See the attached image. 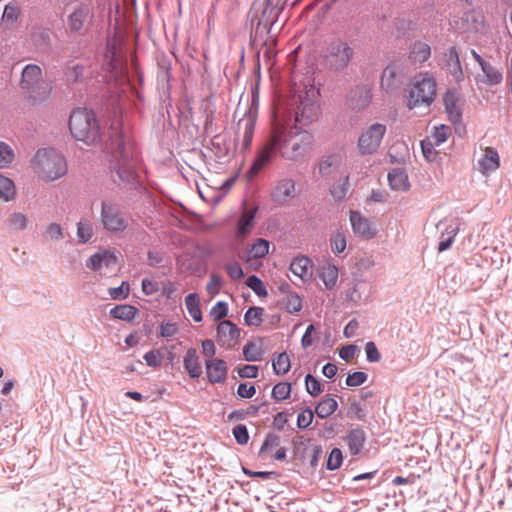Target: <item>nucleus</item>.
Segmentation results:
<instances>
[{
	"instance_id": "nucleus-42",
	"label": "nucleus",
	"mask_w": 512,
	"mask_h": 512,
	"mask_svg": "<svg viewBox=\"0 0 512 512\" xmlns=\"http://www.w3.org/2000/svg\"><path fill=\"white\" fill-rule=\"evenodd\" d=\"M264 309L262 307H251L244 315L247 326H260L263 321Z\"/></svg>"
},
{
	"instance_id": "nucleus-43",
	"label": "nucleus",
	"mask_w": 512,
	"mask_h": 512,
	"mask_svg": "<svg viewBox=\"0 0 512 512\" xmlns=\"http://www.w3.org/2000/svg\"><path fill=\"white\" fill-rule=\"evenodd\" d=\"M450 135V127L442 124L434 127L432 134L428 136V138L432 140V142L435 143L437 146H439L446 142Z\"/></svg>"
},
{
	"instance_id": "nucleus-54",
	"label": "nucleus",
	"mask_w": 512,
	"mask_h": 512,
	"mask_svg": "<svg viewBox=\"0 0 512 512\" xmlns=\"http://www.w3.org/2000/svg\"><path fill=\"white\" fill-rule=\"evenodd\" d=\"M343 461L342 452L338 448H334L327 459V469L329 470H336L338 469Z\"/></svg>"
},
{
	"instance_id": "nucleus-40",
	"label": "nucleus",
	"mask_w": 512,
	"mask_h": 512,
	"mask_svg": "<svg viewBox=\"0 0 512 512\" xmlns=\"http://www.w3.org/2000/svg\"><path fill=\"white\" fill-rule=\"evenodd\" d=\"M93 236V224L90 219H81L77 224V237L80 242L86 243Z\"/></svg>"
},
{
	"instance_id": "nucleus-27",
	"label": "nucleus",
	"mask_w": 512,
	"mask_h": 512,
	"mask_svg": "<svg viewBox=\"0 0 512 512\" xmlns=\"http://www.w3.org/2000/svg\"><path fill=\"white\" fill-rule=\"evenodd\" d=\"M341 156L340 155H329L325 157L319 163V172L324 177H329L336 173L341 166Z\"/></svg>"
},
{
	"instance_id": "nucleus-22",
	"label": "nucleus",
	"mask_w": 512,
	"mask_h": 512,
	"mask_svg": "<svg viewBox=\"0 0 512 512\" xmlns=\"http://www.w3.org/2000/svg\"><path fill=\"white\" fill-rule=\"evenodd\" d=\"M273 198L277 202H286L295 196V183L291 179L280 180L274 188Z\"/></svg>"
},
{
	"instance_id": "nucleus-7",
	"label": "nucleus",
	"mask_w": 512,
	"mask_h": 512,
	"mask_svg": "<svg viewBox=\"0 0 512 512\" xmlns=\"http://www.w3.org/2000/svg\"><path fill=\"white\" fill-rule=\"evenodd\" d=\"M319 92L314 87L299 94V104L295 111V120L300 125H310L318 120L320 106L318 103Z\"/></svg>"
},
{
	"instance_id": "nucleus-48",
	"label": "nucleus",
	"mask_w": 512,
	"mask_h": 512,
	"mask_svg": "<svg viewBox=\"0 0 512 512\" xmlns=\"http://www.w3.org/2000/svg\"><path fill=\"white\" fill-rule=\"evenodd\" d=\"M246 285L251 290H253V292L256 295H258L260 297L267 296V290H266L262 280L260 278H258L257 276L252 275V276L248 277L246 280Z\"/></svg>"
},
{
	"instance_id": "nucleus-8",
	"label": "nucleus",
	"mask_w": 512,
	"mask_h": 512,
	"mask_svg": "<svg viewBox=\"0 0 512 512\" xmlns=\"http://www.w3.org/2000/svg\"><path fill=\"white\" fill-rule=\"evenodd\" d=\"M282 138L281 125H273L269 140L260 149L251 166L249 171L251 176L258 174L263 167L272 161L278 152L281 154Z\"/></svg>"
},
{
	"instance_id": "nucleus-23",
	"label": "nucleus",
	"mask_w": 512,
	"mask_h": 512,
	"mask_svg": "<svg viewBox=\"0 0 512 512\" xmlns=\"http://www.w3.org/2000/svg\"><path fill=\"white\" fill-rule=\"evenodd\" d=\"M183 365L191 378H199L202 375V366L195 348H189L186 351Z\"/></svg>"
},
{
	"instance_id": "nucleus-18",
	"label": "nucleus",
	"mask_w": 512,
	"mask_h": 512,
	"mask_svg": "<svg viewBox=\"0 0 512 512\" xmlns=\"http://www.w3.org/2000/svg\"><path fill=\"white\" fill-rule=\"evenodd\" d=\"M443 102L449 120L453 123L460 122L462 117V101L458 93L455 91L446 92Z\"/></svg>"
},
{
	"instance_id": "nucleus-63",
	"label": "nucleus",
	"mask_w": 512,
	"mask_h": 512,
	"mask_svg": "<svg viewBox=\"0 0 512 512\" xmlns=\"http://www.w3.org/2000/svg\"><path fill=\"white\" fill-rule=\"evenodd\" d=\"M256 393V388L252 384L240 383L237 389V394L241 398H252Z\"/></svg>"
},
{
	"instance_id": "nucleus-44",
	"label": "nucleus",
	"mask_w": 512,
	"mask_h": 512,
	"mask_svg": "<svg viewBox=\"0 0 512 512\" xmlns=\"http://www.w3.org/2000/svg\"><path fill=\"white\" fill-rule=\"evenodd\" d=\"M15 159V153L13 148L0 141V169L7 168Z\"/></svg>"
},
{
	"instance_id": "nucleus-9",
	"label": "nucleus",
	"mask_w": 512,
	"mask_h": 512,
	"mask_svg": "<svg viewBox=\"0 0 512 512\" xmlns=\"http://www.w3.org/2000/svg\"><path fill=\"white\" fill-rule=\"evenodd\" d=\"M100 221L102 227L112 233L123 232L129 225L125 214L112 202H102Z\"/></svg>"
},
{
	"instance_id": "nucleus-20",
	"label": "nucleus",
	"mask_w": 512,
	"mask_h": 512,
	"mask_svg": "<svg viewBox=\"0 0 512 512\" xmlns=\"http://www.w3.org/2000/svg\"><path fill=\"white\" fill-rule=\"evenodd\" d=\"M290 270L301 280L307 281L313 274V262L306 256L296 257L290 264Z\"/></svg>"
},
{
	"instance_id": "nucleus-29",
	"label": "nucleus",
	"mask_w": 512,
	"mask_h": 512,
	"mask_svg": "<svg viewBox=\"0 0 512 512\" xmlns=\"http://www.w3.org/2000/svg\"><path fill=\"white\" fill-rule=\"evenodd\" d=\"M430 55H431V48L425 42L417 41L411 47L410 58L415 63H419V64L424 63L425 61H427L429 59Z\"/></svg>"
},
{
	"instance_id": "nucleus-53",
	"label": "nucleus",
	"mask_w": 512,
	"mask_h": 512,
	"mask_svg": "<svg viewBox=\"0 0 512 512\" xmlns=\"http://www.w3.org/2000/svg\"><path fill=\"white\" fill-rule=\"evenodd\" d=\"M331 249L335 254L342 253L346 249V238L343 233L337 232L331 238Z\"/></svg>"
},
{
	"instance_id": "nucleus-55",
	"label": "nucleus",
	"mask_w": 512,
	"mask_h": 512,
	"mask_svg": "<svg viewBox=\"0 0 512 512\" xmlns=\"http://www.w3.org/2000/svg\"><path fill=\"white\" fill-rule=\"evenodd\" d=\"M435 146L437 145L428 137L421 141L422 153L428 161H434L436 159L437 152L435 151Z\"/></svg>"
},
{
	"instance_id": "nucleus-14",
	"label": "nucleus",
	"mask_w": 512,
	"mask_h": 512,
	"mask_svg": "<svg viewBox=\"0 0 512 512\" xmlns=\"http://www.w3.org/2000/svg\"><path fill=\"white\" fill-rule=\"evenodd\" d=\"M86 265L88 268L94 271H98L103 268L108 269L110 271H114L117 269L118 266V258L110 250H102L92 255L87 260Z\"/></svg>"
},
{
	"instance_id": "nucleus-11",
	"label": "nucleus",
	"mask_w": 512,
	"mask_h": 512,
	"mask_svg": "<svg viewBox=\"0 0 512 512\" xmlns=\"http://www.w3.org/2000/svg\"><path fill=\"white\" fill-rule=\"evenodd\" d=\"M403 69L398 62H391L382 72L380 87L388 95L395 94L401 87Z\"/></svg>"
},
{
	"instance_id": "nucleus-61",
	"label": "nucleus",
	"mask_w": 512,
	"mask_h": 512,
	"mask_svg": "<svg viewBox=\"0 0 512 512\" xmlns=\"http://www.w3.org/2000/svg\"><path fill=\"white\" fill-rule=\"evenodd\" d=\"M259 368L256 365L246 364L238 368V375L241 378H257Z\"/></svg>"
},
{
	"instance_id": "nucleus-26",
	"label": "nucleus",
	"mask_w": 512,
	"mask_h": 512,
	"mask_svg": "<svg viewBox=\"0 0 512 512\" xmlns=\"http://www.w3.org/2000/svg\"><path fill=\"white\" fill-rule=\"evenodd\" d=\"M21 15V7L18 2L11 1L4 7L3 14L1 17L2 23L7 27L11 28L16 24Z\"/></svg>"
},
{
	"instance_id": "nucleus-64",
	"label": "nucleus",
	"mask_w": 512,
	"mask_h": 512,
	"mask_svg": "<svg viewBox=\"0 0 512 512\" xmlns=\"http://www.w3.org/2000/svg\"><path fill=\"white\" fill-rule=\"evenodd\" d=\"M365 351L369 362H378L381 359V355L374 342H368L365 346Z\"/></svg>"
},
{
	"instance_id": "nucleus-50",
	"label": "nucleus",
	"mask_w": 512,
	"mask_h": 512,
	"mask_svg": "<svg viewBox=\"0 0 512 512\" xmlns=\"http://www.w3.org/2000/svg\"><path fill=\"white\" fill-rule=\"evenodd\" d=\"M306 391L312 396L317 397L321 392V384L318 379L313 377L311 374H307L305 377Z\"/></svg>"
},
{
	"instance_id": "nucleus-21",
	"label": "nucleus",
	"mask_w": 512,
	"mask_h": 512,
	"mask_svg": "<svg viewBox=\"0 0 512 512\" xmlns=\"http://www.w3.org/2000/svg\"><path fill=\"white\" fill-rule=\"evenodd\" d=\"M90 14V8L87 5L81 4L76 7L68 18L69 29L74 32L82 30Z\"/></svg>"
},
{
	"instance_id": "nucleus-45",
	"label": "nucleus",
	"mask_w": 512,
	"mask_h": 512,
	"mask_svg": "<svg viewBox=\"0 0 512 512\" xmlns=\"http://www.w3.org/2000/svg\"><path fill=\"white\" fill-rule=\"evenodd\" d=\"M285 309L289 313H297L302 309V300L295 292H289L283 300Z\"/></svg>"
},
{
	"instance_id": "nucleus-56",
	"label": "nucleus",
	"mask_w": 512,
	"mask_h": 512,
	"mask_svg": "<svg viewBox=\"0 0 512 512\" xmlns=\"http://www.w3.org/2000/svg\"><path fill=\"white\" fill-rule=\"evenodd\" d=\"M222 287V278L217 274H212L206 285V291L210 297L217 295Z\"/></svg>"
},
{
	"instance_id": "nucleus-57",
	"label": "nucleus",
	"mask_w": 512,
	"mask_h": 512,
	"mask_svg": "<svg viewBox=\"0 0 512 512\" xmlns=\"http://www.w3.org/2000/svg\"><path fill=\"white\" fill-rule=\"evenodd\" d=\"M228 314V306L225 302L220 301L216 303L210 310V317L214 321H219L225 318Z\"/></svg>"
},
{
	"instance_id": "nucleus-16",
	"label": "nucleus",
	"mask_w": 512,
	"mask_h": 512,
	"mask_svg": "<svg viewBox=\"0 0 512 512\" xmlns=\"http://www.w3.org/2000/svg\"><path fill=\"white\" fill-rule=\"evenodd\" d=\"M350 222L353 232L363 239H371L377 233L376 228L370 223L369 219L365 218L358 211L350 212Z\"/></svg>"
},
{
	"instance_id": "nucleus-46",
	"label": "nucleus",
	"mask_w": 512,
	"mask_h": 512,
	"mask_svg": "<svg viewBox=\"0 0 512 512\" xmlns=\"http://www.w3.org/2000/svg\"><path fill=\"white\" fill-rule=\"evenodd\" d=\"M290 394L291 384L288 382H280L273 387L271 396L275 401H284L289 398Z\"/></svg>"
},
{
	"instance_id": "nucleus-10",
	"label": "nucleus",
	"mask_w": 512,
	"mask_h": 512,
	"mask_svg": "<svg viewBox=\"0 0 512 512\" xmlns=\"http://www.w3.org/2000/svg\"><path fill=\"white\" fill-rule=\"evenodd\" d=\"M386 133V126L375 123L364 130L358 139V149L362 155H370L377 151Z\"/></svg>"
},
{
	"instance_id": "nucleus-31",
	"label": "nucleus",
	"mask_w": 512,
	"mask_h": 512,
	"mask_svg": "<svg viewBox=\"0 0 512 512\" xmlns=\"http://www.w3.org/2000/svg\"><path fill=\"white\" fill-rule=\"evenodd\" d=\"M264 355V350L260 342L248 341L243 346V357L246 361H260Z\"/></svg>"
},
{
	"instance_id": "nucleus-2",
	"label": "nucleus",
	"mask_w": 512,
	"mask_h": 512,
	"mask_svg": "<svg viewBox=\"0 0 512 512\" xmlns=\"http://www.w3.org/2000/svg\"><path fill=\"white\" fill-rule=\"evenodd\" d=\"M19 85L33 104L47 101L53 90L51 82L43 78L42 68L36 64H28L23 68Z\"/></svg>"
},
{
	"instance_id": "nucleus-1",
	"label": "nucleus",
	"mask_w": 512,
	"mask_h": 512,
	"mask_svg": "<svg viewBox=\"0 0 512 512\" xmlns=\"http://www.w3.org/2000/svg\"><path fill=\"white\" fill-rule=\"evenodd\" d=\"M69 130L76 141L88 146L98 145L103 140V132L97 116L86 108H77L72 111Z\"/></svg>"
},
{
	"instance_id": "nucleus-19",
	"label": "nucleus",
	"mask_w": 512,
	"mask_h": 512,
	"mask_svg": "<svg viewBox=\"0 0 512 512\" xmlns=\"http://www.w3.org/2000/svg\"><path fill=\"white\" fill-rule=\"evenodd\" d=\"M478 165L483 175L496 171L500 166L498 152L492 147H486L482 158L478 160Z\"/></svg>"
},
{
	"instance_id": "nucleus-17",
	"label": "nucleus",
	"mask_w": 512,
	"mask_h": 512,
	"mask_svg": "<svg viewBox=\"0 0 512 512\" xmlns=\"http://www.w3.org/2000/svg\"><path fill=\"white\" fill-rule=\"evenodd\" d=\"M207 379L210 383H224L227 378L228 367L224 360L209 358L205 360Z\"/></svg>"
},
{
	"instance_id": "nucleus-15",
	"label": "nucleus",
	"mask_w": 512,
	"mask_h": 512,
	"mask_svg": "<svg viewBox=\"0 0 512 512\" xmlns=\"http://www.w3.org/2000/svg\"><path fill=\"white\" fill-rule=\"evenodd\" d=\"M240 337V330L229 320L221 321L217 326V341L221 346L233 347Z\"/></svg>"
},
{
	"instance_id": "nucleus-4",
	"label": "nucleus",
	"mask_w": 512,
	"mask_h": 512,
	"mask_svg": "<svg viewBox=\"0 0 512 512\" xmlns=\"http://www.w3.org/2000/svg\"><path fill=\"white\" fill-rule=\"evenodd\" d=\"M281 156L285 159L297 161L309 154L314 143V137L307 131L294 132L281 126Z\"/></svg>"
},
{
	"instance_id": "nucleus-37",
	"label": "nucleus",
	"mask_w": 512,
	"mask_h": 512,
	"mask_svg": "<svg viewBox=\"0 0 512 512\" xmlns=\"http://www.w3.org/2000/svg\"><path fill=\"white\" fill-rule=\"evenodd\" d=\"M273 371L276 375L286 374L291 367L290 358L287 353L283 352L278 354L272 359Z\"/></svg>"
},
{
	"instance_id": "nucleus-59",
	"label": "nucleus",
	"mask_w": 512,
	"mask_h": 512,
	"mask_svg": "<svg viewBox=\"0 0 512 512\" xmlns=\"http://www.w3.org/2000/svg\"><path fill=\"white\" fill-rule=\"evenodd\" d=\"M233 436L238 444L245 445L249 440V433L245 425L239 424L233 428Z\"/></svg>"
},
{
	"instance_id": "nucleus-25",
	"label": "nucleus",
	"mask_w": 512,
	"mask_h": 512,
	"mask_svg": "<svg viewBox=\"0 0 512 512\" xmlns=\"http://www.w3.org/2000/svg\"><path fill=\"white\" fill-rule=\"evenodd\" d=\"M256 208L245 209L237 222V236L246 237L254 227Z\"/></svg>"
},
{
	"instance_id": "nucleus-58",
	"label": "nucleus",
	"mask_w": 512,
	"mask_h": 512,
	"mask_svg": "<svg viewBox=\"0 0 512 512\" xmlns=\"http://www.w3.org/2000/svg\"><path fill=\"white\" fill-rule=\"evenodd\" d=\"M314 418V413L311 409H304L298 413L297 426L300 429H305L311 425Z\"/></svg>"
},
{
	"instance_id": "nucleus-51",
	"label": "nucleus",
	"mask_w": 512,
	"mask_h": 512,
	"mask_svg": "<svg viewBox=\"0 0 512 512\" xmlns=\"http://www.w3.org/2000/svg\"><path fill=\"white\" fill-rule=\"evenodd\" d=\"M130 286L128 282H122L119 287L109 289V295L114 300H124L128 297Z\"/></svg>"
},
{
	"instance_id": "nucleus-30",
	"label": "nucleus",
	"mask_w": 512,
	"mask_h": 512,
	"mask_svg": "<svg viewBox=\"0 0 512 512\" xmlns=\"http://www.w3.org/2000/svg\"><path fill=\"white\" fill-rule=\"evenodd\" d=\"M338 408L337 401L330 396H325L315 407V413L316 415L321 418L325 419L332 415Z\"/></svg>"
},
{
	"instance_id": "nucleus-32",
	"label": "nucleus",
	"mask_w": 512,
	"mask_h": 512,
	"mask_svg": "<svg viewBox=\"0 0 512 512\" xmlns=\"http://www.w3.org/2000/svg\"><path fill=\"white\" fill-rule=\"evenodd\" d=\"M185 306L195 322L202 321V311L200 308V298L197 293H190L185 297Z\"/></svg>"
},
{
	"instance_id": "nucleus-35",
	"label": "nucleus",
	"mask_w": 512,
	"mask_h": 512,
	"mask_svg": "<svg viewBox=\"0 0 512 512\" xmlns=\"http://www.w3.org/2000/svg\"><path fill=\"white\" fill-rule=\"evenodd\" d=\"M388 181L393 190H406L409 187L407 174L399 169H394L388 174Z\"/></svg>"
},
{
	"instance_id": "nucleus-38",
	"label": "nucleus",
	"mask_w": 512,
	"mask_h": 512,
	"mask_svg": "<svg viewBox=\"0 0 512 512\" xmlns=\"http://www.w3.org/2000/svg\"><path fill=\"white\" fill-rule=\"evenodd\" d=\"M278 447H280V437L275 434H268L260 448L259 455H267L272 458V454Z\"/></svg>"
},
{
	"instance_id": "nucleus-3",
	"label": "nucleus",
	"mask_w": 512,
	"mask_h": 512,
	"mask_svg": "<svg viewBox=\"0 0 512 512\" xmlns=\"http://www.w3.org/2000/svg\"><path fill=\"white\" fill-rule=\"evenodd\" d=\"M33 171L45 181H54L67 172L64 157L54 149H40L31 160Z\"/></svg>"
},
{
	"instance_id": "nucleus-6",
	"label": "nucleus",
	"mask_w": 512,
	"mask_h": 512,
	"mask_svg": "<svg viewBox=\"0 0 512 512\" xmlns=\"http://www.w3.org/2000/svg\"><path fill=\"white\" fill-rule=\"evenodd\" d=\"M436 93L437 85L434 78L427 73L419 74L412 82L407 106L409 109L429 106L434 101Z\"/></svg>"
},
{
	"instance_id": "nucleus-34",
	"label": "nucleus",
	"mask_w": 512,
	"mask_h": 512,
	"mask_svg": "<svg viewBox=\"0 0 512 512\" xmlns=\"http://www.w3.org/2000/svg\"><path fill=\"white\" fill-rule=\"evenodd\" d=\"M269 241L259 238L247 249V260L265 257L269 252Z\"/></svg>"
},
{
	"instance_id": "nucleus-39",
	"label": "nucleus",
	"mask_w": 512,
	"mask_h": 512,
	"mask_svg": "<svg viewBox=\"0 0 512 512\" xmlns=\"http://www.w3.org/2000/svg\"><path fill=\"white\" fill-rule=\"evenodd\" d=\"M16 188L14 182L0 174V198L4 201H10L15 197Z\"/></svg>"
},
{
	"instance_id": "nucleus-28",
	"label": "nucleus",
	"mask_w": 512,
	"mask_h": 512,
	"mask_svg": "<svg viewBox=\"0 0 512 512\" xmlns=\"http://www.w3.org/2000/svg\"><path fill=\"white\" fill-rule=\"evenodd\" d=\"M319 276L325 287L329 290L333 289L338 280V268L334 264L327 263L320 269Z\"/></svg>"
},
{
	"instance_id": "nucleus-60",
	"label": "nucleus",
	"mask_w": 512,
	"mask_h": 512,
	"mask_svg": "<svg viewBox=\"0 0 512 512\" xmlns=\"http://www.w3.org/2000/svg\"><path fill=\"white\" fill-rule=\"evenodd\" d=\"M367 374L361 371L348 374L346 378V385L356 387L362 385L367 380Z\"/></svg>"
},
{
	"instance_id": "nucleus-5",
	"label": "nucleus",
	"mask_w": 512,
	"mask_h": 512,
	"mask_svg": "<svg viewBox=\"0 0 512 512\" xmlns=\"http://www.w3.org/2000/svg\"><path fill=\"white\" fill-rule=\"evenodd\" d=\"M354 57V49L346 40L333 38L322 51V62L330 71H342L348 67Z\"/></svg>"
},
{
	"instance_id": "nucleus-13",
	"label": "nucleus",
	"mask_w": 512,
	"mask_h": 512,
	"mask_svg": "<svg viewBox=\"0 0 512 512\" xmlns=\"http://www.w3.org/2000/svg\"><path fill=\"white\" fill-rule=\"evenodd\" d=\"M441 68L452 77L453 81L461 82L464 79V72L455 47H450L443 55Z\"/></svg>"
},
{
	"instance_id": "nucleus-24",
	"label": "nucleus",
	"mask_w": 512,
	"mask_h": 512,
	"mask_svg": "<svg viewBox=\"0 0 512 512\" xmlns=\"http://www.w3.org/2000/svg\"><path fill=\"white\" fill-rule=\"evenodd\" d=\"M345 441L348 445L349 452L351 455H358L366 442V435L365 432L360 429L356 428L348 432V434L345 437Z\"/></svg>"
},
{
	"instance_id": "nucleus-12",
	"label": "nucleus",
	"mask_w": 512,
	"mask_h": 512,
	"mask_svg": "<svg viewBox=\"0 0 512 512\" xmlns=\"http://www.w3.org/2000/svg\"><path fill=\"white\" fill-rule=\"evenodd\" d=\"M256 120L257 110L249 107L244 111L243 117L238 121V133L242 134L243 149H249L251 146Z\"/></svg>"
},
{
	"instance_id": "nucleus-52",
	"label": "nucleus",
	"mask_w": 512,
	"mask_h": 512,
	"mask_svg": "<svg viewBox=\"0 0 512 512\" xmlns=\"http://www.w3.org/2000/svg\"><path fill=\"white\" fill-rule=\"evenodd\" d=\"M179 331L178 325L175 322L163 321L159 327V336L162 338H169L176 335Z\"/></svg>"
},
{
	"instance_id": "nucleus-49",
	"label": "nucleus",
	"mask_w": 512,
	"mask_h": 512,
	"mask_svg": "<svg viewBox=\"0 0 512 512\" xmlns=\"http://www.w3.org/2000/svg\"><path fill=\"white\" fill-rule=\"evenodd\" d=\"M117 173L119 177L125 181H133L136 177V170L131 163H123L118 167Z\"/></svg>"
},
{
	"instance_id": "nucleus-47",
	"label": "nucleus",
	"mask_w": 512,
	"mask_h": 512,
	"mask_svg": "<svg viewBox=\"0 0 512 512\" xmlns=\"http://www.w3.org/2000/svg\"><path fill=\"white\" fill-rule=\"evenodd\" d=\"M146 364L152 368H158L162 365L163 355L160 350L152 349L143 356Z\"/></svg>"
},
{
	"instance_id": "nucleus-33",
	"label": "nucleus",
	"mask_w": 512,
	"mask_h": 512,
	"mask_svg": "<svg viewBox=\"0 0 512 512\" xmlns=\"http://www.w3.org/2000/svg\"><path fill=\"white\" fill-rule=\"evenodd\" d=\"M137 313L138 310L134 306L128 304L118 305L110 310V315L113 318L128 322L132 321L136 317Z\"/></svg>"
},
{
	"instance_id": "nucleus-41",
	"label": "nucleus",
	"mask_w": 512,
	"mask_h": 512,
	"mask_svg": "<svg viewBox=\"0 0 512 512\" xmlns=\"http://www.w3.org/2000/svg\"><path fill=\"white\" fill-rule=\"evenodd\" d=\"M6 224L11 230H24L28 224V217L21 212H14L6 219Z\"/></svg>"
},
{
	"instance_id": "nucleus-36",
	"label": "nucleus",
	"mask_w": 512,
	"mask_h": 512,
	"mask_svg": "<svg viewBox=\"0 0 512 512\" xmlns=\"http://www.w3.org/2000/svg\"><path fill=\"white\" fill-rule=\"evenodd\" d=\"M484 78L482 82L488 86H494L501 83L503 76L502 73L490 63L486 62L481 67Z\"/></svg>"
},
{
	"instance_id": "nucleus-62",
	"label": "nucleus",
	"mask_w": 512,
	"mask_h": 512,
	"mask_svg": "<svg viewBox=\"0 0 512 512\" xmlns=\"http://www.w3.org/2000/svg\"><path fill=\"white\" fill-rule=\"evenodd\" d=\"M45 235L51 240H59L63 238V231L59 224L51 223L46 228Z\"/></svg>"
}]
</instances>
